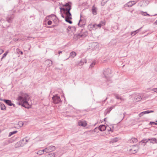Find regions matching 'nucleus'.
<instances>
[{
  "mask_svg": "<svg viewBox=\"0 0 157 157\" xmlns=\"http://www.w3.org/2000/svg\"><path fill=\"white\" fill-rule=\"evenodd\" d=\"M24 123L22 121H19L18 123V125L20 127H22Z\"/></svg>",
  "mask_w": 157,
  "mask_h": 157,
  "instance_id": "34",
  "label": "nucleus"
},
{
  "mask_svg": "<svg viewBox=\"0 0 157 157\" xmlns=\"http://www.w3.org/2000/svg\"><path fill=\"white\" fill-rule=\"evenodd\" d=\"M48 148L50 151H54L56 149V147L53 146H50L48 147Z\"/></svg>",
  "mask_w": 157,
  "mask_h": 157,
  "instance_id": "24",
  "label": "nucleus"
},
{
  "mask_svg": "<svg viewBox=\"0 0 157 157\" xmlns=\"http://www.w3.org/2000/svg\"><path fill=\"white\" fill-rule=\"evenodd\" d=\"M52 99L53 100V102L55 104H57L61 102L60 97L57 95H54L52 97Z\"/></svg>",
  "mask_w": 157,
  "mask_h": 157,
  "instance_id": "5",
  "label": "nucleus"
},
{
  "mask_svg": "<svg viewBox=\"0 0 157 157\" xmlns=\"http://www.w3.org/2000/svg\"><path fill=\"white\" fill-rule=\"evenodd\" d=\"M45 64L47 67H49L52 65V61L48 59L45 61Z\"/></svg>",
  "mask_w": 157,
  "mask_h": 157,
  "instance_id": "13",
  "label": "nucleus"
},
{
  "mask_svg": "<svg viewBox=\"0 0 157 157\" xmlns=\"http://www.w3.org/2000/svg\"><path fill=\"white\" fill-rule=\"evenodd\" d=\"M108 130L109 131H110V130H111V128H110V130H109V129H108Z\"/></svg>",
  "mask_w": 157,
  "mask_h": 157,
  "instance_id": "57",
  "label": "nucleus"
},
{
  "mask_svg": "<svg viewBox=\"0 0 157 157\" xmlns=\"http://www.w3.org/2000/svg\"><path fill=\"white\" fill-rule=\"evenodd\" d=\"M52 21H51L49 20L48 21L47 23L48 25H50L52 24Z\"/></svg>",
  "mask_w": 157,
  "mask_h": 157,
  "instance_id": "43",
  "label": "nucleus"
},
{
  "mask_svg": "<svg viewBox=\"0 0 157 157\" xmlns=\"http://www.w3.org/2000/svg\"><path fill=\"white\" fill-rule=\"evenodd\" d=\"M78 125L80 126L85 127L87 125V123L86 121H80L78 122Z\"/></svg>",
  "mask_w": 157,
  "mask_h": 157,
  "instance_id": "14",
  "label": "nucleus"
},
{
  "mask_svg": "<svg viewBox=\"0 0 157 157\" xmlns=\"http://www.w3.org/2000/svg\"><path fill=\"white\" fill-rule=\"evenodd\" d=\"M3 101H4L6 104L8 105L11 106L13 105V106H15V105L12 103L10 100H9L3 99Z\"/></svg>",
  "mask_w": 157,
  "mask_h": 157,
  "instance_id": "8",
  "label": "nucleus"
},
{
  "mask_svg": "<svg viewBox=\"0 0 157 157\" xmlns=\"http://www.w3.org/2000/svg\"><path fill=\"white\" fill-rule=\"evenodd\" d=\"M13 18V15H9L6 18L7 21L9 23H11Z\"/></svg>",
  "mask_w": 157,
  "mask_h": 157,
  "instance_id": "10",
  "label": "nucleus"
},
{
  "mask_svg": "<svg viewBox=\"0 0 157 157\" xmlns=\"http://www.w3.org/2000/svg\"><path fill=\"white\" fill-rule=\"evenodd\" d=\"M115 105H113L112 106H111L109 108L111 109V110H112L114 108H115Z\"/></svg>",
  "mask_w": 157,
  "mask_h": 157,
  "instance_id": "48",
  "label": "nucleus"
},
{
  "mask_svg": "<svg viewBox=\"0 0 157 157\" xmlns=\"http://www.w3.org/2000/svg\"><path fill=\"white\" fill-rule=\"evenodd\" d=\"M43 150H44V152H45L46 153H48L50 151H49L48 147L44 149H43Z\"/></svg>",
  "mask_w": 157,
  "mask_h": 157,
  "instance_id": "33",
  "label": "nucleus"
},
{
  "mask_svg": "<svg viewBox=\"0 0 157 157\" xmlns=\"http://www.w3.org/2000/svg\"><path fill=\"white\" fill-rule=\"evenodd\" d=\"M8 140V141H10L11 142H9V143H13L14 141L13 139L9 140Z\"/></svg>",
  "mask_w": 157,
  "mask_h": 157,
  "instance_id": "46",
  "label": "nucleus"
},
{
  "mask_svg": "<svg viewBox=\"0 0 157 157\" xmlns=\"http://www.w3.org/2000/svg\"><path fill=\"white\" fill-rule=\"evenodd\" d=\"M91 10L93 14L96 15L97 14V8L96 7H95L94 6H92Z\"/></svg>",
  "mask_w": 157,
  "mask_h": 157,
  "instance_id": "17",
  "label": "nucleus"
},
{
  "mask_svg": "<svg viewBox=\"0 0 157 157\" xmlns=\"http://www.w3.org/2000/svg\"><path fill=\"white\" fill-rule=\"evenodd\" d=\"M68 58H67V59H66V60H67V59H68Z\"/></svg>",
  "mask_w": 157,
  "mask_h": 157,
  "instance_id": "60",
  "label": "nucleus"
},
{
  "mask_svg": "<svg viewBox=\"0 0 157 157\" xmlns=\"http://www.w3.org/2000/svg\"><path fill=\"white\" fill-rule=\"evenodd\" d=\"M131 143H135L137 142V139L135 138H132L130 141Z\"/></svg>",
  "mask_w": 157,
  "mask_h": 157,
  "instance_id": "27",
  "label": "nucleus"
},
{
  "mask_svg": "<svg viewBox=\"0 0 157 157\" xmlns=\"http://www.w3.org/2000/svg\"><path fill=\"white\" fill-rule=\"evenodd\" d=\"M56 154L55 153H50L47 155L48 157H55Z\"/></svg>",
  "mask_w": 157,
  "mask_h": 157,
  "instance_id": "28",
  "label": "nucleus"
},
{
  "mask_svg": "<svg viewBox=\"0 0 157 157\" xmlns=\"http://www.w3.org/2000/svg\"><path fill=\"white\" fill-rule=\"evenodd\" d=\"M88 32L85 30L82 29L80 32V33L78 34L77 35H75L74 36V38L77 40L78 38L80 37L84 38L88 35Z\"/></svg>",
  "mask_w": 157,
  "mask_h": 157,
  "instance_id": "3",
  "label": "nucleus"
},
{
  "mask_svg": "<svg viewBox=\"0 0 157 157\" xmlns=\"http://www.w3.org/2000/svg\"><path fill=\"white\" fill-rule=\"evenodd\" d=\"M81 21V20H80L79 21ZM78 25L79 26H81V25H80V22H79V23H78Z\"/></svg>",
  "mask_w": 157,
  "mask_h": 157,
  "instance_id": "54",
  "label": "nucleus"
},
{
  "mask_svg": "<svg viewBox=\"0 0 157 157\" xmlns=\"http://www.w3.org/2000/svg\"><path fill=\"white\" fill-rule=\"evenodd\" d=\"M150 141L151 143H157V140L155 138H153L151 139H148L143 140L141 142L143 143H146Z\"/></svg>",
  "mask_w": 157,
  "mask_h": 157,
  "instance_id": "6",
  "label": "nucleus"
},
{
  "mask_svg": "<svg viewBox=\"0 0 157 157\" xmlns=\"http://www.w3.org/2000/svg\"><path fill=\"white\" fill-rule=\"evenodd\" d=\"M151 90L156 92L157 93V88H153L151 89Z\"/></svg>",
  "mask_w": 157,
  "mask_h": 157,
  "instance_id": "41",
  "label": "nucleus"
},
{
  "mask_svg": "<svg viewBox=\"0 0 157 157\" xmlns=\"http://www.w3.org/2000/svg\"><path fill=\"white\" fill-rule=\"evenodd\" d=\"M17 131H14L13 132H10L9 135V136L10 137L12 135L17 133Z\"/></svg>",
  "mask_w": 157,
  "mask_h": 157,
  "instance_id": "31",
  "label": "nucleus"
},
{
  "mask_svg": "<svg viewBox=\"0 0 157 157\" xmlns=\"http://www.w3.org/2000/svg\"><path fill=\"white\" fill-rule=\"evenodd\" d=\"M153 112V111L152 110H151V111L147 110V111L143 112V113L144 114H145L149 113H152Z\"/></svg>",
  "mask_w": 157,
  "mask_h": 157,
  "instance_id": "32",
  "label": "nucleus"
},
{
  "mask_svg": "<svg viewBox=\"0 0 157 157\" xmlns=\"http://www.w3.org/2000/svg\"><path fill=\"white\" fill-rule=\"evenodd\" d=\"M0 107L2 110H6V107L4 104L0 102Z\"/></svg>",
  "mask_w": 157,
  "mask_h": 157,
  "instance_id": "22",
  "label": "nucleus"
},
{
  "mask_svg": "<svg viewBox=\"0 0 157 157\" xmlns=\"http://www.w3.org/2000/svg\"><path fill=\"white\" fill-rule=\"evenodd\" d=\"M55 27V25H52V26H49V27H48V28H53L54 27Z\"/></svg>",
  "mask_w": 157,
  "mask_h": 157,
  "instance_id": "51",
  "label": "nucleus"
},
{
  "mask_svg": "<svg viewBox=\"0 0 157 157\" xmlns=\"http://www.w3.org/2000/svg\"><path fill=\"white\" fill-rule=\"evenodd\" d=\"M141 98L139 95L136 96L135 97L134 101L135 102H138L141 100Z\"/></svg>",
  "mask_w": 157,
  "mask_h": 157,
  "instance_id": "15",
  "label": "nucleus"
},
{
  "mask_svg": "<svg viewBox=\"0 0 157 157\" xmlns=\"http://www.w3.org/2000/svg\"><path fill=\"white\" fill-rule=\"evenodd\" d=\"M11 142V141H8V140H6L4 142V145H7L9 143V142Z\"/></svg>",
  "mask_w": 157,
  "mask_h": 157,
  "instance_id": "35",
  "label": "nucleus"
},
{
  "mask_svg": "<svg viewBox=\"0 0 157 157\" xmlns=\"http://www.w3.org/2000/svg\"><path fill=\"white\" fill-rule=\"evenodd\" d=\"M14 147L15 148H17L19 147H23L22 146H21V142L19 141L18 142H17V143H16Z\"/></svg>",
  "mask_w": 157,
  "mask_h": 157,
  "instance_id": "25",
  "label": "nucleus"
},
{
  "mask_svg": "<svg viewBox=\"0 0 157 157\" xmlns=\"http://www.w3.org/2000/svg\"><path fill=\"white\" fill-rule=\"evenodd\" d=\"M143 13L142 14L144 16H146V15L149 16V14H147L146 12H143Z\"/></svg>",
  "mask_w": 157,
  "mask_h": 157,
  "instance_id": "42",
  "label": "nucleus"
},
{
  "mask_svg": "<svg viewBox=\"0 0 157 157\" xmlns=\"http://www.w3.org/2000/svg\"><path fill=\"white\" fill-rule=\"evenodd\" d=\"M68 29H71V30L72 32L75 31L76 28L74 26H69L67 29V32L68 33L69 32Z\"/></svg>",
  "mask_w": 157,
  "mask_h": 157,
  "instance_id": "18",
  "label": "nucleus"
},
{
  "mask_svg": "<svg viewBox=\"0 0 157 157\" xmlns=\"http://www.w3.org/2000/svg\"><path fill=\"white\" fill-rule=\"evenodd\" d=\"M28 97V95L27 94H23L21 96H19L17 99L19 102L22 103V106L29 109V105L27 101Z\"/></svg>",
  "mask_w": 157,
  "mask_h": 157,
  "instance_id": "2",
  "label": "nucleus"
},
{
  "mask_svg": "<svg viewBox=\"0 0 157 157\" xmlns=\"http://www.w3.org/2000/svg\"><path fill=\"white\" fill-rule=\"evenodd\" d=\"M16 51H17V53L20 52V53H21V55H23V52L22 51H21L18 48L17 49Z\"/></svg>",
  "mask_w": 157,
  "mask_h": 157,
  "instance_id": "36",
  "label": "nucleus"
},
{
  "mask_svg": "<svg viewBox=\"0 0 157 157\" xmlns=\"http://www.w3.org/2000/svg\"><path fill=\"white\" fill-rule=\"evenodd\" d=\"M107 128V126H106L105 125L102 124L100 125L99 127V130L101 131H104Z\"/></svg>",
  "mask_w": 157,
  "mask_h": 157,
  "instance_id": "11",
  "label": "nucleus"
},
{
  "mask_svg": "<svg viewBox=\"0 0 157 157\" xmlns=\"http://www.w3.org/2000/svg\"><path fill=\"white\" fill-rule=\"evenodd\" d=\"M105 25V21H101L100 22V23L98 24L97 25V26L98 27L100 28L101 26H104Z\"/></svg>",
  "mask_w": 157,
  "mask_h": 157,
  "instance_id": "19",
  "label": "nucleus"
},
{
  "mask_svg": "<svg viewBox=\"0 0 157 157\" xmlns=\"http://www.w3.org/2000/svg\"><path fill=\"white\" fill-rule=\"evenodd\" d=\"M70 55L69 56V57H71L72 58H74L76 55V53L75 52H71L70 54Z\"/></svg>",
  "mask_w": 157,
  "mask_h": 157,
  "instance_id": "20",
  "label": "nucleus"
},
{
  "mask_svg": "<svg viewBox=\"0 0 157 157\" xmlns=\"http://www.w3.org/2000/svg\"><path fill=\"white\" fill-rule=\"evenodd\" d=\"M115 96L116 98L118 99H120L121 101H124V99L122 98L121 97V96L118 95L117 94H115Z\"/></svg>",
  "mask_w": 157,
  "mask_h": 157,
  "instance_id": "23",
  "label": "nucleus"
},
{
  "mask_svg": "<svg viewBox=\"0 0 157 157\" xmlns=\"http://www.w3.org/2000/svg\"><path fill=\"white\" fill-rule=\"evenodd\" d=\"M111 73V70L109 68L105 69L104 70L103 74L105 77L108 80L110 78V75Z\"/></svg>",
  "mask_w": 157,
  "mask_h": 157,
  "instance_id": "4",
  "label": "nucleus"
},
{
  "mask_svg": "<svg viewBox=\"0 0 157 157\" xmlns=\"http://www.w3.org/2000/svg\"><path fill=\"white\" fill-rule=\"evenodd\" d=\"M95 64V62H93L90 65V68H92L94 65Z\"/></svg>",
  "mask_w": 157,
  "mask_h": 157,
  "instance_id": "37",
  "label": "nucleus"
},
{
  "mask_svg": "<svg viewBox=\"0 0 157 157\" xmlns=\"http://www.w3.org/2000/svg\"><path fill=\"white\" fill-rule=\"evenodd\" d=\"M115 105H113L112 106H111L109 108L111 109V110H112L114 108H115Z\"/></svg>",
  "mask_w": 157,
  "mask_h": 157,
  "instance_id": "47",
  "label": "nucleus"
},
{
  "mask_svg": "<svg viewBox=\"0 0 157 157\" xmlns=\"http://www.w3.org/2000/svg\"><path fill=\"white\" fill-rule=\"evenodd\" d=\"M143 114H144L143 113V112H142L139 114V115L140 117H141L143 115Z\"/></svg>",
  "mask_w": 157,
  "mask_h": 157,
  "instance_id": "49",
  "label": "nucleus"
},
{
  "mask_svg": "<svg viewBox=\"0 0 157 157\" xmlns=\"http://www.w3.org/2000/svg\"><path fill=\"white\" fill-rule=\"evenodd\" d=\"M62 53V51H59V52H58V53L59 54H60L61 53Z\"/></svg>",
  "mask_w": 157,
  "mask_h": 157,
  "instance_id": "53",
  "label": "nucleus"
},
{
  "mask_svg": "<svg viewBox=\"0 0 157 157\" xmlns=\"http://www.w3.org/2000/svg\"><path fill=\"white\" fill-rule=\"evenodd\" d=\"M19 141L21 143V146H23L28 142V140L26 139V138H24Z\"/></svg>",
  "mask_w": 157,
  "mask_h": 157,
  "instance_id": "12",
  "label": "nucleus"
},
{
  "mask_svg": "<svg viewBox=\"0 0 157 157\" xmlns=\"http://www.w3.org/2000/svg\"><path fill=\"white\" fill-rule=\"evenodd\" d=\"M7 53H8V52H6L5 53H4L1 59H2L3 58L5 57L6 56V55H7Z\"/></svg>",
  "mask_w": 157,
  "mask_h": 157,
  "instance_id": "40",
  "label": "nucleus"
},
{
  "mask_svg": "<svg viewBox=\"0 0 157 157\" xmlns=\"http://www.w3.org/2000/svg\"><path fill=\"white\" fill-rule=\"evenodd\" d=\"M68 29L69 31V29Z\"/></svg>",
  "mask_w": 157,
  "mask_h": 157,
  "instance_id": "58",
  "label": "nucleus"
},
{
  "mask_svg": "<svg viewBox=\"0 0 157 157\" xmlns=\"http://www.w3.org/2000/svg\"><path fill=\"white\" fill-rule=\"evenodd\" d=\"M3 99H1V98H0V100H1V101H3Z\"/></svg>",
  "mask_w": 157,
  "mask_h": 157,
  "instance_id": "56",
  "label": "nucleus"
},
{
  "mask_svg": "<svg viewBox=\"0 0 157 157\" xmlns=\"http://www.w3.org/2000/svg\"><path fill=\"white\" fill-rule=\"evenodd\" d=\"M152 124H153L154 125H157V123H156L154 122H150V124L151 125H152Z\"/></svg>",
  "mask_w": 157,
  "mask_h": 157,
  "instance_id": "44",
  "label": "nucleus"
},
{
  "mask_svg": "<svg viewBox=\"0 0 157 157\" xmlns=\"http://www.w3.org/2000/svg\"><path fill=\"white\" fill-rule=\"evenodd\" d=\"M61 16L63 18H64L65 19L66 17H65L63 14H62Z\"/></svg>",
  "mask_w": 157,
  "mask_h": 157,
  "instance_id": "50",
  "label": "nucleus"
},
{
  "mask_svg": "<svg viewBox=\"0 0 157 157\" xmlns=\"http://www.w3.org/2000/svg\"><path fill=\"white\" fill-rule=\"evenodd\" d=\"M119 140V139L118 138L116 137L111 139L109 142L110 143H113L116 142L117 141Z\"/></svg>",
  "mask_w": 157,
  "mask_h": 157,
  "instance_id": "21",
  "label": "nucleus"
},
{
  "mask_svg": "<svg viewBox=\"0 0 157 157\" xmlns=\"http://www.w3.org/2000/svg\"><path fill=\"white\" fill-rule=\"evenodd\" d=\"M135 4L136 2L134 1H130L128 2L126 4H125L124 6L125 7H131Z\"/></svg>",
  "mask_w": 157,
  "mask_h": 157,
  "instance_id": "9",
  "label": "nucleus"
},
{
  "mask_svg": "<svg viewBox=\"0 0 157 157\" xmlns=\"http://www.w3.org/2000/svg\"><path fill=\"white\" fill-rule=\"evenodd\" d=\"M155 23L156 25H157V20L155 22Z\"/></svg>",
  "mask_w": 157,
  "mask_h": 157,
  "instance_id": "55",
  "label": "nucleus"
},
{
  "mask_svg": "<svg viewBox=\"0 0 157 157\" xmlns=\"http://www.w3.org/2000/svg\"><path fill=\"white\" fill-rule=\"evenodd\" d=\"M92 46L93 47H94V48H98L99 47V45L97 43H94L92 44Z\"/></svg>",
  "mask_w": 157,
  "mask_h": 157,
  "instance_id": "29",
  "label": "nucleus"
},
{
  "mask_svg": "<svg viewBox=\"0 0 157 157\" xmlns=\"http://www.w3.org/2000/svg\"><path fill=\"white\" fill-rule=\"evenodd\" d=\"M44 153V150H40L37 153V154L41 155L43 154Z\"/></svg>",
  "mask_w": 157,
  "mask_h": 157,
  "instance_id": "30",
  "label": "nucleus"
},
{
  "mask_svg": "<svg viewBox=\"0 0 157 157\" xmlns=\"http://www.w3.org/2000/svg\"><path fill=\"white\" fill-rule=\"evenodd\" d=\"M142 27H141L139 29L135 31H134L132 32L131 33V35L132 36H133L136 35V34H137L140 31V30L142 28Z\"/></svg>",
  "mask_w": 157,
  "mask_h": 157,
  "instance_id": "16",
  "label": "nucleus"
},
{
  "mask_svg": "<svg viewBox=\"0 0 157 157\" xmlns=\"http://www.w3.org/2000/svg\"><path fill=\"white\" fill-rule=\"evenodd\" d=\"M139 148L138 146L135 145L132 146V148L130 150V151H131V153L132 154L136 153L138 150Z\"/></svg>",
  "mask_w": 157,
  "mask_h": 157,
  "instance_id": "7",
  "label": "nucleus"
},
{
  "mask_svg": "<svg viewBox=\"0 0 157 157\" xmlns=\"http://www.w3.org/2000/svg\"><path fill=\"white\" fill-rule=\"evenodd\" d=\"M111 110V109L109 108L106 109V112L107 113H109Z\"/></svg>",
  "mask_w": 157,
  "mask_h": 157,
  "instance_id": "39",
  "label": "nucleus"
},
{
  "mask_svg": "<svg viewBox=\"0 0 157 157\" xmlns=\"http://www.w3.org/2000/svg\"><path fill=\"white\" fill-rule=\"evenodd\" d=\"M4 52L3 50L2 49L0 48V55L2 54Z\"/></svg>",
  "mask_w": 157,
  "mask_h": 157,
  "instance_id": "45",
  "label": "nucleus"
},
{
  "mask_svg": "<svg viewBox=\"0 0 157 157\" xmlns=\"http://www.w3.org/2000/svg\"><path fill=\"white\" fill-rule=\"evenodd\" d=\"M156 122H157V121H156Z\"/></svg>",
  "mask_w": 157,
  "mask_h": 157,
  "instance_id": "63",
  "label": "nucleus"
},
{
  "mask_svg": "<svg viewBox=\"0 0 157 157\" xmlns=\"http://www.w3.org/2000/svg\"><path fill=\"white\" fill-rule=\"evenodd\" d=\"M90 28L93 29V30H95L97 28V24H93L90 25Z\"/></svg>",
  "mask_w": 157,
  "mask_h": 157,
  "instance_id": "26",
  "label": "nucleus"
},
{
  "mask_svg": "<svg viewBox=\"0 0 157 157\" xmlns=\"http://www.w3.org/2000/svg\"><path fill=\"white\" fill-rule=\"evenodd\" d=\"M68 58H67V59H66V60H67V59H68Z\"/></svg>",
  "mask_w": 157,
  "mask_h": 157,
  "instance_id": "59",
  "label": "nucleus"
},
{
  "mask_svg": "<svg viewBox=\"0 0 157 157\" xmlns=\"http://www.w3.org/2000/svg\"><path fill=\"white\" fill-rule=\"evenodd\" d=\"M27 37L28 38H29V37Z\"/></svg>",
  "mask_w": 157,
  "mask_h": 157,
  "instance_id": "62",
  "label": "nucleus"
},
{
  "mask_svg": "<svg viewBox=\"0 0 157 157\" xmlns=\"http://www.w3.org/2000/svg\"><path fill=\"white\" fill-rule=\"evenodd\" d=\"M62 5L63 6L65 7V8H60V12H61L62 11H63V13L65 14L66 16L65 17V21L71 24L72 23V21L70 20L72 19L71 14L70 12V10L71 8V3L70 2H68Z\"/></svg>",
  "mask_w": 157,
  "mask_h": 157,
  "instance_id": "1",
  "label": "nucleus"
},
{
  "mask_svg": "<svg viewBox=\"0 0 157 157\" xmlns=\"http://www.w3.org/2000/svg\"><path fill=\"white\" fill-rule=\"evenodd\" d=\"M27 39H26L25 38H23V39H21V40L22 41H23V40H27Z\"/></svg>",
  "mask_w": 157,
  "mask_h": 157,
  "instance_id": "52",
  "label": "nucleus"
},
{
  "mask_svg": "<svg viewBox=\"0 0 157 157\" xmlns=\"http://www.w3.org/2000/svg\"><path fill=\"white\" fill-rule=\"evenodd\" d=\"M84 62L85 63H86V62H87L86 60V59H83L81 61V63H82V64H83Z\"/></svg>",
  "mask_w": 157,
  "mask_h": 157,
  "instance_id": "38",
  "label": "nucleus"
},
{
  "mask_svg": "<svg viewBox=\"0 0 157 157\" xmlns=\"http://www.w3.org/2000/svg\"><path fill=\"white\" fill-rule=\"evenodd\" d=\"M68 58H67V59H66V60H67V59H68Z\"/></svg>",
  "mask_w": 157,
  "mask_h": 157,
  "instance_id": "61",
  "label": "nucleus"
}]
</instances>
